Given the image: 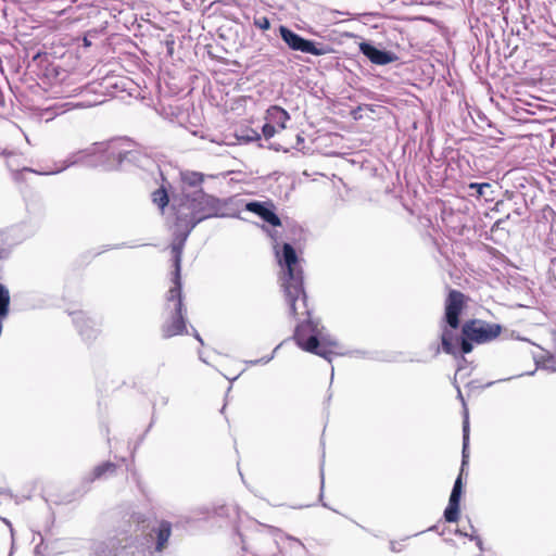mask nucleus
I'll return each instance as SVG.
<instances>
[{"label":"nucleus","mask_w":556,"mask_h":556,"mask_svg":"<svg viewBox=\"0 0 556 556\" xmlns=\"http://www.w3.org/2000/svg\"><path fill=\"white\" fill-rule=\"evenodd\" d=\"M181 181L189 187H199L204 181V175L199 172H185L181 173Z\"/></svg>","instance_id":"14"},{"label":"nucleus","mask_w":556,"mask_h":556,"mask_svg":"<svg viewBox=\"0 0 556 556\" xmlns=\"http://www.w3.org/2000/svg\"><path fill=\"white\" fill-rule=\"evenodd\" d=\"M361 51L375 64L386 65L392 62V56L389 52L379 50L370 43H362Z\"/></svg>","instance_id":"12"},{"label":"nucleus","mask_w":556,"mask_h":556,"mask_svg":"<svg viewBox=\"0 0 556 556\" xmlns=\"http://www.w3.org/2000/svg\"><path fill=\"white\" fill-rule=\"evenodd\" d=\"M503 332V326L489 323L483 319L472 318L462 326L460 352L469 354L473 350V343L484 344L496 340Z\"/></svg>","instance_id":"7"},{"label":"nucleus","mask_w":556,"mask_h":556,"mask_svg":"<svg viewBox=\"0 0 556 556\" xmlns=\"http://www.w3.org/2000/svg\"><path fill=\"white\" fill-rule=\"evenodd\" d=\"M10 305L9 290L0 283V320L7 317Z\"/></svg>","instance_id":"15"},{"label":"nucleus","mask_w":556,"mask_h":556,"mask_svg":"<svg viewBox=\"0 0 556 556\" xmlns=\"http://www.w3.org/2000/svg\"><path fill=\"white\" fill-rule=\"evenodd\" d=\"M253 23L255 27L262 30H268L270 28V22L266 16L255 17Z\"/></svg>","instance_id":"21"},{"label":"nucleus","mask_w":556,"mask_h":556,"mask_svg":"<svg viewBox=\"0 0 556 556\" xmlns=\"http://www.w3.org/2000/svg\"><path fill=\"white\" fill-rule=\"evenodd\" d=\"M79 332H80V334H83V336L86 333V331L84 330V328H83V327H80Z\"/></svg>","instance_id":"28"},{"label":"nucleus","mask_w":556,"mask_h":556,"mask_svg":"<svg viewBox=\"0 0 556 556\" xmlns=\"http://www.w3.org/2000/svg\"><path fill=\"white\" fill-rule=\"evenodd\" d=\"M279 264L283 267L280 280L290 315L299 321L313 319V307L304 290L303 270L296 252L290 243H283Z\"/></svg>","instance_id":"2"},{"label":"nucleus","mask_w":556,"mask_h":556,"mask_svg":"<svg viewBox=\"0 0 556 556\" xmlns=\"http://www.w3.org/2000/svg\"><path fill=\"white\" fill-rule=\"evenodd\" d=\"M139 535L143 536L147 544L155 539L154 552L162 553L167 547L172 535V523L167 520L152 523L142 516H132L128 529L124 530L121 536L113 542L114 556H118L124 549L134 547Z\"/></svg>","instance_id":"4"},{"label":"nucleus","mask_w":556,"mask_h":556,"mask_svg":"<svg viewBox=\"0 0 556 556\" xmlns=\"http://www.w3.org/2000/svg\"><path fill=\"white\" fill-rule=\"evenodd\" d=\"M464 432H465V435H464V441L467 440V427L465 426L464 428ZM466 448V442H464V450Z\"/></svg>","instance_id":"26"},{"label":"nucleus","mask_w":556,"mask_h":556,"mask_svg":"<svg viewBox=\"0 0 556 556\" xmlns=\"http://www.w3.org/2000/svg\"><path fill=\"white\" fill-rule=\"evenodd\" d=\"M266 119L270 124H274L278 129L282 130L286 128V124L290 119V115L285 109L273 105L266 112Z\"/></svg>","instance_id":"13"},{"label":"nucleus","mask_w":556,"mask_h":556,"mask_svg":"<svg viewBox=\"0 0 556 556\" xmlns=\"http://www.w3.org/2000/svg\"><path fill=\"white\" fill-rule=\"evenodd\" d=\"M469 298L463 292L450 289L444 302V316L446 324L452 329H457L460 325V315L466 308Z\"/></svg>","instance_id":"8"},{"label":"nucleus","mask_w":556,"mask_h":556,"mask_svg":"<svg viewBox=\"0 0 556 556\" xmlns=\"http://www.w3.org/2000/svg\"><path fill=\"white\" fill-rule=\"evenodd\" d=\"M453 333L448 330H444L441 336V342L443 351L447 354L454 353V346L452 343Z\"/></svg>","instance_id":"18"},{"label":"nucleus","mask_w":556,"mask_h":556,"mask_svg":"<svg viewBox=\"0 0 556 556\" xmlns=\"http://www.w3.org/2000/svg\"><path fill=\"white\" fill-rule=\"evenodd\" d=\"M279 31L282 40L291 50L301 51L313 55H323L327 52L325 48L318 47L319 45H316L314 41L301 37L286 26H280Z\"/></svg>","instance_id":"9"},{"label":"nucleus","mask_w":556,"mask_h":556,"mask_svg":"<svg viewBox=\"0 0 556 556\" xmlns=\"http://www.w3.org/2000/svg\"><path fill=\"white\" fill-rule=\"evenodd\" d=\"M245 210L256 214L260 216L264 222L268 223L269 225L274 227L281 226V220L279 216L275 213V205L271 201L267 202H258L253 201L249 202L245 205Z\"/></svg>","instance_id":"10"},{"label":"nucleus","mask_w":556,"mask_h":556,"mask_svg":"<svg viewBox=\"0 0 556 556\" xmlns=\"http://www.w3.org/2000/svg\"><path fill=\"white\" fill-rule=\"evenodd\" d=\"M277 127L274 126V124H270L268 121L264 124L263 128H262V132H263V136L266 138V139H270L271 137L275 136L276 131H277Z\"/></svg>","instance_id":"20"},{"label":"nucleus","mask_w":556,"mask_h":556,"mask_svg":"<svg viewBox=\"0 0 556 556\" xmlns=\"http://www.w3.org/2000/svg\"><path fill=\"white\" fill-rule=\"evenodd\" d=\"M152 201L161 210H163L169 202L168 193L164 187H160L152 192Z\"/></svg>","instance_id":"16"},{"label":"nucleus","mask_w":556,"mask_h":556,"mask_svg":"<svg viewBox=\"0 0 556 556\" xmlns=\"http://www.w3.org/2000/svg\"><path fill=\"white\" fill-rule=\"evenodd\" d=\"M283 534L270 527H255L241 534L244 556H279Z\"/></svg>","instance_id":"5"},{"label":"nucleus","mask_w":556,"mask_h":556,"mask_svg":"<svg viewBox=\"0 0 556 556\" xmlns=\"http://www.w3.org/2000/svg\"><path fill=\"white\" fill-rule=\"evenodd\" d=\"M508 217H509V216L507 215L505 219H504V218H500V219H497V220L494 223V225H493V227H492V230H493V229H495V228H500V227H501V225H502L506 219H508Z\"/></svg>","instance_id":"23"},{"label":"nucleus","mask_w":556,"mask_h":556,"mask_svg":"<svg viewBox=\"0 0 556 556\" xmlns=\"http://www.w3.org/2000/svg\"><path fill=\"white\" fill-rule=\"evenodd\" d=\"M501 204H502V202H496V204H495V210H497V211H498V206H500Z\"/></svg>","instance_id":"29"},{"label":"nucleus","mask_w":556,"mask_h":556,"mask_svg":"<svg viewBox=\"0 0 556 556\" xmlns=\"http://www.w3.org/2000/svg\"><path fill=\"white\" fill-rule=\"evenodd\" d=\"M172 283L165 295V304L162 311V337L169 339L187 332L186 311L182 303L180 247L173 248Z\"/></svg>","instance_id":"3"},{"label":"nucleus","mask_w":556,"mask_h":556,"mask_svg":"<svg viewBox=\"0 0 556 556\" xmlns=\"http://www.w3.org/2000/svg\"><path fill=\"white\" fill-rule=\"evenodd\" d=\"M225 377H226L227 379H229V380H232V379L237 378V375H235L233 377H230V376L225 375Z\"/></svg>","instance_id":"27"},{"label":"nucleus","mask_w":556,"mask_h":556,"mask_svg":"<svg viewBox=\"0 0 556 556\" xmlns=\"http://www.w3.org/2000/svg\"><path fill=\"white\" fill-rule=\"evenodd\" d=\"M8 257V251L0 245V262Z\"/></svg>","instance_id":"24"},{"label":"nucleus","mask_w":556,"mask_h":556,"mask_svg":"<svg viewBox=\"0 0 556 556\" xmlns=\"http://www.w3.org/2000/svg\"><path fill=\"white\" fill-rule=\"evenodd\" d=\"M220 210V201L202 189L192 194H184L176 206L175 225L181 232V237L175 239L169 245L170 262L173 263V248L180 247V261L185 242L192 229L201 222L215 217Z\"/></svg>","instance_id":"1"},{"label":"nucleus","mask_w":556,"mask_h":556,"mask_svg":"<svg viewBox=\"0 0 556 556\" xmlns=\"http://www.w3.org/2000/svg\"><path fill=\"white\" fill-rule=\"evenodd\" d=\"M116 470V465L112 462L103 463L93 469V478L99 479L106 472L113 473Z\"/></svg>","instance_id":"17"},{"label":"nucleus","mask_w":556,"mask_h":556,"mask_svg":"<svg viewBox=\"0 0 556 556\" xmlns=\"http://www.w3.org/2000/svg\"><path fill=\"white\" fill-rule=\"evenodd\" d=\"M468 187L470 189L476 190L477 198H481L484 194V190L490 189L491 185L489 182H482V184L471 182L468 185Z\"/></svg>","instance_id":"19"},{"label":"nucleus","mask_w":556,"mask_h":556,"mask_svg":"<svg viewBox=\"0 0 556 556\" xmlns=\"http://www.w3.org/2000/svg\"><path fill=\"white\" fill-rule=\"evenodd\" d=\"M402 544L399 543V542H391L390 543V548L392 552H395V553H400L402 551Z\"/></svg>","instance_id":"22"},{"label":"nucleus","mask_w":556,"mask_h":556,"mask_svg":"<svg viewBox=\"0 0 556 556\" xmlns=\"http://www.w3.org/2000/svg\"><path fill=\"white\" fill-rule=\"evenodd\" d=\"M293 340L302 350L328 361L337 354L338 344L336 342L318 340V325L313 319L299 321L293 333Z\"/></svg>","instance_id":"6"},{"label":"nucleus","mask_w":556,"mask_h":556,"mask_svg":"<svg viewBox=\"0 0 556 556\" xmlns=\"http://www.w3.org/2000/svg\"><path fill=\"white\" fill-rule=\"evenodd\" d=\"M462 473L457 477L452 493L450 495L448 505L444 510V518L447 522H456L459 519V503L462 497Z\"/></svg>","instance_id":"11"},{"label":"nucleus","mask_w":556,"mask_h":556,"mask_svg":"<svg viewBox=\"0 0 556 556\" xmlns=\"http://www.w3.org/2000/svg\"><path fill=\"white\" fill-rule=\"evenodd\" d=\"M104 553H105V547L104 546H100L97 549V556H104Z\"/></svg>","instance_id":"25"}]
</instances>
